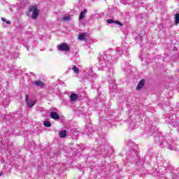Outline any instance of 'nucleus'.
<instances>
[{"instance_id":"nucleus-1","label":"nucleus","mask_w":179,"mask_h":179,"mask_svg":"<svg viewBox=\"0 0 179 179\" xmlns=\"http://www.w3.org/2000/svg\"><path fill=\"white\" fill-rule=\"evenodd\" d=\"M99 71H105L108 76L110 78V81L108 80L109 85L115 84V81L112 79L113 73V63L111 62V55L105 54L103 56L99 57Z\"/></svg>"},{"instance_id":"nucleus-2","label":"nucleus","mask_w":179,"mask_h":179,"mask_svg":"<svg viewBox=\"0 0 179 179\" xmlns=\"http://www.w3.org/2000/svg\"><path fill=\"white\" fill-rule=\"evenodd\" d=\"M135 117L131 116V122L129 124V127L131 129H135L138 128L139 124L142 122V115L139 111H136L134 113Z\"/></svg>"},{"instance_id":"nucleus-3","label":"nucleus","mask_w":179,"mask_h":179,"mask_svg":"<svg viewBox=\"0 0 179 179\" xmlns=\"http://www.w3.org/2000/svg\"><path fill=\"white\" fill-rule=\"evenodd\" d=\"M128 51V44L124 43L122 48H117L116 50L117 55H122V54H127Z\"/></svg>"},{"instance_id":"nucleus-4","label":"nucleus","mask_w":179,"mask_h":179,"mask_svg":"<svg viewBox=\"0 0 179 179\" xmlns=\"http://www.w3.org/2000/svg\"><path fill=\"white\" fill-rule=\"evenodd\" d=\"M29 12H33L31 15L32 19H37L40 13V10L34 6L29 8Z\"/></svg>"},{"instance_id":"nucleus-5","label":"nucleus","mask_w":179,"mask_h":179,"mask_svg":"<svg viewBox=\"0 0 179 179\" xmlns=\"http://www.w3.org/2000/svg\"><path fill=\"white\" fill-rule=\"evenodd\" d=\"M25 101H26V103L27 104V107L29 108H31V107H33V106H34V104H36V101L29 100V94L25 95Z\"/></svg>"},{"instance_id":"nucleus-6","label":"nucleus","mask_w":179,"mask_h":179,"mask_svg":"<svg viewBox=\"0 0 179 179\" xmlns=\"http://www.w3.org/2000/svg\"><path fill=\"white\" fill-rule=\"evenodd\" d=\"M157 131V128L155 125H152L149 129L147 131L148 136H152L155 132Z\"/></svg>"},{"instance_id":"nucleus-7","label":"nucleus","mask_w":179,"mask_h":179,"mask_svg":"<svg viewBox=\"0 0 179 179\" xmlns=\"http://www.w3.org/2000/svg\"><path fill=\"white\" fill-rule=\"evenodd\" d=\"M70 48L66 43H62L59 45V51H69Z\"/></svg>"},{"instance_id":"nucleus-8","label":"nucleus","mask_w":179,"mask_h":179,"mask_svg":"<svg viewBox=\"0 0 179 179\" xmlns=\"http://www.w3.org/2000/svg\"><path fill=\"white\" fill-rule=\"evenodd\" d=\"M122 68H123L127 73L131 72V66L127 62L122 64Z\"/></svg>"},{"instance_id":"nucleus-9","label":"nucleus","mask_w":179,"mask_h":179,"mask_svg":"<svg viewBox=\"0 0 179 179\" xmlns=\"http://www.w3.org/2000/svg\"><path fill=\"white\" fill-rule=\"evenodd\" d=\"M106 22L109 24H113V23L115 24H119L120 26H124V24L122 23H121V22L114 20H112V19H108V20H106Z\"/></svg>"},{"instance_id":"nucleus-10","label":"nucleus","mask_w":179,"mask_h":179,"mask_svg":"<svg viewBox=\"0 0 179 179\" xmlns=\"http://www.w3.org/2000/svg\"><path fill=\"white\" fill-rule=\"evenodd\" d=\"M34 85H35L36 87H44V86H45L44 82L41 80L34 81Z\"/></svg>"},{"instance_id":"nucleus-11","label":"nucleus","mask_w":179,"mask_h":179,"mask_svg":"<svg viewBox=\"0 0 179 179\" xmlns=\"http://www.w3.org/2000/svg\"><path fill=\"white\" fill-rule=\"evenodd\" d=\"M143 86H145V80L142 79L140 80L139 83L137 85L136 90H141L143 89Z\"/></svg>"},{"instance_id":"nucleus-12","label":"nucleus","mask_w":179,"mask_h":179,"mask_svg":"<svg viewBox=\"0 0 179 179\" xmlns=\"http://www.w3.org/2000/svg\"><path fill=\"white\" fill-rule=\"evenodd\" d=\"M131 155L134 157V158H131V160H135V159H136V157H138V151L133 150L132 153L130 155L127 156V159H129V157H131Z\"/></svg>"},{"instance_id":"nucleus-13","label":"nucleus","mask_w":179,"mask_h":179,"mask_svg":"<svg viewBox=\"0 0 179 179\" xmlns=\"http://www.w3.org/2000/svg\"><path fill=\"white\" fill-rule=\"evenodd\" d=\"M86 13H87V9L85 8L83 11L80 12L79 15V20H83V19H85Z\"/></svg>"},{"instance_id":"nucleus-14","label":"nucleus","mask_w":179,"mask_h":179,"mask_svg":"<svg viewBox=\"0 0 179 179\" xmlns=\"http://www.w3.org/2000/svg\"><path fill=\"white\" fill-rule=\"evenodd\" d=\"M50 118H52V120H59V115L57 112H51Z\"/></svg>"},{"instance_id":"nucleus-15","label":"nucleus","mask_w":179,"mask_h":179,"mask_svg":"<svg viewBox=\"0 0 179 179\" xmlns=\"http://www.w3.org/2000/svg\"><path fill=\"white\" fill-rule=\"evenodd\" d=\"M79 96L77 94L73 93L70 95L71 101H76Z\"/></svg>"},{"instance_id":"nucleus-16","label":"nucleus","mask_w":179,"mask_h":179,"mask_svg":"<svg viewBox=\"0 0 179 179\" xmlns=\"http://www.w3.org/2000/svg\"><path fill=\"white\" fill-rule=\"evenodd\" d=\"M59 138H66V130H62L59 132Z\"/></svg>"},{"instance_id":"nucleus-17","label":"nucleus","mask_w":179,"mask_h":179,"mask_svg":"<svg viewBox=\"0 0 179 179\" xmlns=\"http://www.w3.org/2000/svg\"><path fill=\"white\" fill-rule=\"evenodd\" d=\"M86 36H87L86 33L80 34L78 36V39H80V41H83V40L86 38Z\"/></svg>"},{"instance_id":"nucleus-18","label":"nucleus","mask_w":179,"mask_h":179,"mask_svg":"<svg viewBox=\"0 0 179 179\" xmlns=\"http://www.w3.org/2000/svg\"><path fill=\"white\" fill-rule=\"evenodd\" d=\"M72 71L74 72V73H76V75L79 73V68L76 67V66H73Z\"/></svg>"},{"instance_id":"nucleus-19","label":"nucleus","mask_w":179,"mask_h":179,"mask_svg":"<svg viewBox=\"0 0 179 179\" xmlns=\"http://www.w3.org/2000/svg\"><path fill=\"white\" fill-rule=\"evenodd\" d=\"M175 23H176V24H178V23H179V13H178L175 15Z\"/></svg>"},{"instance_id":"nucleus-20","label":"nucleus","mask_w":179,"mask_h":179,"mask_svg":"<svg viewBox=\"0 0 179 179\" xmlns=\"http://www.w3.org/2000/svg\"><path fill=\"white\" fill-rule=\"evenodd\" d=\"M43 125L44 127H47L48 128H50V127H51V122H50V121H44Z\"/></svg>"},{"instance_id":"nucleus-21","label":"nucleus","mask_w":179,"mask_h":179,"mask_svg":"<svg viewBox=\"0 0 179 179\" xmlns=\"http://www.w3.org/2000/svg\"><path fill=\"white\" fill-rule=\"evenodd\" d=\"M159 139H160V137H157L155 138V142L157 143H159V145H163V141H159Z\"/></svg>"},{"instance_id":"nucleus-22","label":"nucleus","mask_w":179,"mask_h":179,"mask_svg":"<svg viewBox=\"0 0 179 179\" xmlns=\"http://www.w3.org/2000/svg\"><path fill=\"white\" fill-rule=\"evenodd\" d=\"M138 17H140L141 19H146L147 15L146 14H141L138 16Z\"/></svg>"},{"instance_id":"nucleus-23","label":"nucleus","mask_w":179,"mask_h":179,"mask_svg":"<svg viewBox=\"0 0 179 179\" xmlns=\"http://www.w3.org/2000/svg\"><path fill=\"white\" fill-rule=\"evenodd\" d=\"M136 38V40H138V41H141V40H142V36L138 35Z\"/></svg>"},{"instance_id":"nucleus-24","label":"nucleus","mask_w":179,"mask_h":179,"mask_svg":"<svg viewBox=\"0 0 179 179\" xmlns=\"http://www.w3.org/2000/svg\"><path fill=\"white\" fill-rule=\"evenodd\" d=\"M169 124L171 127H176V122H170Z\"/></svg>"},{"instance_id":"nucleus-25","label":"nucleus","mask_w":179,"mask_h":179,"mask_svg":"<svg viewBox=\"0 0 179 179\" xmlns=\"http://www.w3.org/2000/svg\"><path fill=\"white\" fill-rule=\"evenodd\" d=\"M129 143H128V146L131 147H134V145H132V142L131 143V141H128Z\"/></svg>"},{"instance_id":"nucleus-26","label":"nucleus","mask_w":179,"mask_h":179,"mask_svg":"<svg viewBox=\"0 0 179 179\" xmlns=\"http://www.w3.org/2000/svg\"><path fill=\"white\" fill-rule=\"evenodd\" d=\"M168 149H170L171 150H174V147H171V145H169Z\"/></svg>"},{"instance_id":"nucleus-27","label":"nucleus","mask_w":179,"mask_h":179,"mask_svg":"<svg viewBox=\"0 0 179 179\" xmlns=\"http://www.w3.org/2000/svg\"><path fill=\"white\" fill-rule=\"evenodd\" d=\"M63 20L64 21L69 20V17H64Z\"/></svg>"},{"instance_id":"nucleus-28","label":"nucleus","mask_w":179,"mask_h":179,"mask_svg":"<svg viewBox=\"0 0 179 179\" xmlns=\"http://www.w3.org/2000/svg\"><path fill=\"white\" fill-rule=\"evenodd\" d=\"M104 153H106V150L101 151V155H104Z\"/></svg>"},{"instance_id":"nucleus-29","label":"nucleus","mask_w":179,"mask_h":179,"mask_svg":"<svg viewBox=\"0 0 179 179\" xmlns=\"http://www.w3.org/2000/svg\"><path fill=\"white\" fill-rule=\"evenodd\" d=\"M1 20H2V22H6V19H5L3 17H1Z\"/></svg>"},{"instance_id":"nucleus-30","label":"nucleus","mask_w":179,"mask_h":179,"mask_svg":"<svg viewBox=\"0 0 179 179\" xmlns=\"http://www.w3.org/2000/svg\"><path fill=\"white\" fill-rule=\"evenodd\" d=\"M7 24H10V21H6Z\"/></svg>"},{"instance_id":"nucleus-31","label":"nucleus","mask_w":179,"mask_h":179,"mask_svg":"<svg viewBox=\"0 0 179 179\" xmlns=\"http://www.w3.org/2000/svg\"><path fill=\"white\" fill-rule=\"evenodd\" d=\"M163 139H164V138H163V137H161V141H163Z\"/></svg>"},{"instance_id":"nucleus-32","label":"nucleus","mask_w":179,"mask_h":179,"mask_svg":"<svg viewBox=\"0 0 179 179\" xmlns=\"http://www.w3.org/2000/svg\"><path fill=\"white\" fill-rule=\"evenodd\" d=\"M1 176H2V172H0V177H1Z\"/></svg>"},{"instance_id":"nucleus-33","label":"nucleus","mask_w":179,"mask_h":179,"mask_svg":"<svg viewBox=\"0 0 179 179\" xmlns=\"http://www.w3.org/2000/svg\"><path fill=\"white\" fill-rule=\"evenodd\" d=\"M145 65H149V63H147Z\"/></svg>"},{"instance_id":"nucleus-34","label":"nucleus","mask_w":179,"mask_h":179,"mask_svg":"<svg viewBox=\"0 0 179 179\" xmlns=\"http://www.w3.org/2000/svg\"><path fill=\"white\" fill-rule=\"evenodd\" d=\"M175 50H176V51H177V49H176V48H175Z\"/></svg>"},{"instance_id":"nucleus-35","label":"nucleus","mask_w":179,"mask_h":179,"mask_svg":"<svg viewBox=\"0 0 179 179\" xmlns=\"http://www.w3.org/2000/svg\"><path fill=\"white\" fill-rule=\"evenodd\" d=\"M175 50H176V51H177V49H176V48H175Z\"/></svg>"},{"instance_id":"nucleus-36","label":"nucleus","mask_w":179,"mask_h":179,"mask_svg":"<svg viewBox=\"0 0 179 179\" xmlns=\"http://www.w3.org/2000/svg\"><path fill=\"white\" fill-rule=\"evenodd\" d=\"M175 50H176V51H177V49H176V48H175Z\"/></svg>"},{"instance_id":"nucleus-37","label":"nucleus","mask_w":179,"mask_h":179,"mask_svg":"<svg viewBox=\"0 0 179 179\" xmlns=\"http://www.w3.org/2000/svg\"><path fill=\"white\" fill-rule=\"evenodd\" d=\"M88 135H90V133H88Z\"/></svg>"},{"instance_id":"nucleus-38","label":"nucleus","mask_w":179,"mask_h":179,"mask_svg":"<svg viewBox=\"0 0 179 179\" xmlns=\"http://www.w3.org/2000/svg\"><path fill=\"white\" fill-rule=\"evenodd\" d=\"M142 61H143V59H142Z\"/></svg>"}]
</instances>
